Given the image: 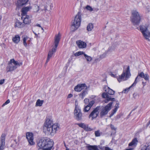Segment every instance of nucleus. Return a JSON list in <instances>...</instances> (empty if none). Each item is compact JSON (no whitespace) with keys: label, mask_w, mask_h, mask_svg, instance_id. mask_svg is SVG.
<instances>
[{"label":"nucleus","mask_w":150,"mask_h":150,"mask_svg":"<svg viewBox=\"0 0 150 150\" xmlns=\"http://www.w3.org/2000/svg\"><path fill=\"white\" fill-rule=\"evenodd\" d=\"M44 148L45 150H50L53 145V142L51 140L47 139L46 143H45Z\"/></svg>","instance_id":"9d476101"},{"label":"nucleus","mask_w":150,"mask_h":150,"mask_svg":"<svg viewBox=\"0 0 150 150\" xmlns=\"http://www.w3.org/2000/svg\"><path fill=\"white\" fill-rule=\"evenodd\" d=\"M53 54V52H52V51H49L48 55L47 57V60L45 64H47V63L49 62L50 59L52 57Z\"/></svg>","instance_id":"f704fd0d"},{"label":"nucleus","mask_w":150,"mask_h":150,"mask_svg":"<svg viewBox=\"0 0 150 150\" xmlns=\"http://www.w3.org/2000/svg\"><path fill=\"white\" fill-rule=\"evenodd\" d=\"M85 53L82 51H79L76 52L74 54V55L76 57L80 55H82L83 56H84V54Z\"/></svg>","instance_id":"58836bf2"},{"label":"nucleus","mask_w":150,"mask_h":150,"mask_svg":"<svg viewBox=\"0 0 150 150\" xmlns=\"http://www.w3.org/2000/svg\"><path fill=\"white\" fill-rule=\"evenodd\" d=\"M14 142H16V144H17L18 143L16 141V139H15V140H14Z\"/></svg>","instance_id":"69168bd1"},{"label":"nucleus","mask_w":150,"mask_h":150,"mask_svg":"<svg viewBox=\"0 0 150 150\" xmlns=\"http://www.w3.org/2000/svg\"><path fill=\"white\" fill-rule=\"evenodd\" d=\"M38 150H45V149H43V148H40L38 149Z\"/></svg>","instance_id":"bf43d9fd"},{"label":"nucleus","mask_w":150,"mask_h":150,"mask_svg":"<svg viewBox=\"0 0 150 150\" xmlns=\"http://www.w3.org/2000/svg\"><path fill=\"white\" fill-rule=\"evenodd\" d=\"M24 24L20 22L19 21H17L15 23V27L18 28H21L22 27Z\"/></svg>","instance_id":"c756f323"},{"label":"nucleus","mask_w":150,"mask_h":150,"mask_svg":"<svg viewBox=\"0 0 150 150\" xmlns=\"http://www.w3.org/2000/svg\"><path fill=\"white\" fill-rule=\"evenodd\" d=\"M43 102V100H40V99H38L36 102L35 106H41Z\"/></svg>","instance_id":"473e14b6"},{"label":"nucleus","mask_w":150,"mask_h":150,"mask_svg":"<svg viewBox=\"0 0 150 150\" xmlns=\"http://www.w3.org/2000/svg\"><path fill=\"white\" fill-rule=\"evenodd\" d=\"M59 129L57 123L53 124L51 121L47 120L43 127V130L51 136H54Z\"/></svg>","instance_id":"f257e3e1"},{"label":"nucleus","mask_w":150,"mask_h":150,"mask_svg":"<svg viewBox=\"0 0 150 150\" xmlns=\"http://www.w3.org/2000/svg\"><path fill=\"white\" fill-rule=\"evenodd\" d=\"M61 35L59 33L57 35H56L54 42V47L55 48H53L51 51L53 53L55 52L56 50V48L58 45L60 41Z\"/></svg>","instance_id":"1a4fd4ad"},{"label":"nucleus","mask_w":150,"mask_h":150,"mask_svg":"<svg viewBox=\"0 0 150 150\" xmlns=\"http://www.w3.org/2000/svg\"><path fill=\"white\" fill-rule=\"evenodd\" d=\"M50 6V9H51L52 7V4L51 3V1L50 0H43L42 1L41 4L39 6L37 5H34L33 10L35 12H38L39 10L43 11L44 10L46 12L48 11L47 7L48 6Z\"/></svg>","instance_id":"f03ea898"},{"label":"nucleus","mask_w":150,"mask_h":150,"mask_svg":"<svg viewBox=\"0 0 150 150\" xmlns=\"http://www.w3.org/2000/svg\"><path fill=\"white\" fill-rule=\"evenodd\" d=\"M126 68L124 69L123 74L121 75H130V73L129 66H127Z\"/></svg>","instance_id":"5701e85b"},{"label":"nucleus","mask_w":150,"mask_h":150,"mask_svg":"<svg viewBox=\"0 0 150 150\" xmlns=\"http://www.w3.org/2000/svg\"><path fill=\"white\" fill-rule=\"evenodd\" d=\"M86 131H91L93 130V129L89 127L87 125H86L84 129Z\"/></svg>","instance_id":"ea45409f"},{"label":"nucleus","mask_w":150,"mask_h":150,"mask_svg":"<svg viewBox=\"0 0 150 150\" xmlns=\"http://www.w3.org/2000/svg\"><path fill=\"white\" fill-rule=\"evenodd\" d=\"M73 96V95L71 94H69L68 95L67 98H71Z\"/></svg>","instance_id":"864d4df0"},{"label":"nucleus","mask_w":150,"mask_h":150,"mask_svg":"<svg viewBox=\"0 0 150 150\" xmlns=\"http://www.w3.org/2000/svg\"><path fill=\"white\" fill-rule=\"evenodd\" d=\"M21 19L23 20V22L25 24H29L31 22V18L28 15L22 16Z\"/></svg>","instance_id":"a211bd4d"},{"label":"nucleus","mask_w":150,"mask_h":150,"mask_svg":"<svg viewBox=\"0 0 150 150\" xmlns=\"http://www.w3.org/2000/svg\"><path fill=\"white\" fill-rule=\"evenodd\" d=\"M132 16L134 17H140L139 13L138 11L136 10H133L132 12Z\"/></svg>","instance_id":"c85d7f7f"},{"label":"nucleus","mask_w":150,"mask_h":150,"mask_svg":"<svg viewBox=\"0 0 150 150\" xmlns=\"http://www.w3.org/2000/svg\"><path fill=\"white\" fill-rule=\"evenodd\" d=\"M36 25L37 26H38V27H41L40 25L39 24H36Z\"/></svg>","instance_id":"680f3d73"},{"label":"nucleus","mask_w":150,"mask_h":150,"mask_svg":"<svg viewBox=\"0 0 150 150\" xmlns=\"http://www.w3.org/2000/svg\"><path fill=\"white\" fill-rule=\"evenodd\" d=\"M28 37L26 36L24 37L23 39V44L24 45L25 47H26L27 46V44H29V42L30 41V40H28Z\"/></svg>","instance_id":"cd10ccee"},{"label":"nucleus","mask_w":150,"mask_h":150,"mask_svg":"<svg viewBox=\"0 0 150 150\" xmlns=\"http://www.w3.org/2000/svg\"><path fill=\"white\" fill-rule=\"evenodd\" d=\"M5 81V79H1L0 80V84L2 85V84Z\"/></svg>","instance_id":"8fccbe9b"},{"label":"nucleus","mask_w":150,"mask_h":150,"mask_svg":"<svg viewBox=\"0 0 150 150\" xmlns=\"http://www.w3.org/2000/svg\"><path fill=\"white\" fill-rule=\"evenodd\" d=\"M76 125H78L79 127L84 129L86 124L84 123H77Z\"/></svg>","instance_id":"79ce46f5"},{"label":"nucleus","mask_w":150,"mask_h":150,"mask_svg":"<svg viewBox=\"0 0 150 150\" xmlns=\"http://www.w3.org/2000/svg\"><path fill=\"white\" fill-rule=\"evenodd\" d=\"M6 134L3 133L0 138V150H3L5 148V139Z\"/></svg>","instance_id":"9b49d317"},{"label":"nucleus","mask_w":150,"mask_h":150,"mask_svg":"<svg viewBox=\"0 0 150 150\" xmlns=\"http://www.w3.org/2000/svg\"><path fill=\"white\" fill-rule=\"evenodd\" d=\"M110 75H114L111 72H110Z\"/></svg>","instance_id":"774afa93"},{"label":"nucleus","mask_w":150,"mask_h":150,"mask_svg":"<svg viewBox=\"0 0 150 150\" xmlns=\"http://www.w3.org/2000/svg\"><path fill=\"white\" fill-rule=\"evenodd\" d=\"M74 116L75 119L77 121H81L83 119L81 110L76 105L74 111Z\"/></svg>","instance_id":"0eeeda50"},{"label":"nucleus","mask_w":150,"mask_h":150,"mask_svg":"<svg viewBox=\"0 0 150 150\" xmlns=\"http://www.w3.org/2000/svg\"><path fill=\"white\" fill-rule=\"evenodd\" d=\"M137 77H138L137 79L141 78L144 79L146 81H149V77L148 76H138Z\"/></svg>","instance_id":"c9c22d12"},{"label":"nucleus","mask_w":150,"mask_h":150,"mask_svg":"<svg viewBox=\"0 0 150 150\" xmlns=\"http://www.w3.org/2000/svg\"><path fill=\"white\" fill-rule=\"evenodd\" d=\"M94 102H95L94 100H92L89 103L88 105L89 107H90V108H91L93 105V104L94 103Z\"/></svg>","instance_id":"49530a36"},{"label":"nucleus","mask_w":150,"mask_h":150,"mask_svg":"<svg viewBox=\"0 0 150 150\" xmlns=\"http://www.w3.org/2000/svg\"><path fill=\"white\" fill-rule=\"evenodd\" d=\"M22 64V63L21 62H18L13 59H11L7 67V71H13Z\"/></svg>","instance_id":"20e7f679"},{"label":"nucleus","mask_w":150,"mask_h":150,"mask_svg":"<svg viewBox=\"0 0 150 150\" xmlns=\"http://www.w3.org/2000/svg\"><path fill=\"white\" fill-rule=\"evenodd\" d=\"M89 101V100L87 98H85L84 100V103H88Z\"/></svg>","instance_id":"3c124183"},{"label":"nucleus","mask_w":150,"mask_h":150,"mask_svg":"<svg viewBox=\"0 0 150 150\" xmlns=\"http://www.w3.org/2000/svg\"><path fill=\"white\" fill-rule=\"evenodd\" d=\"M140 30L144 38L148 41H150V32L148 30L147 27L141 25L140 26Z\"/></svg>","instance_id":"423d86ee"},{"label":"nucleus","mask_w":150,"mask_h":150,"mask_svg":"<svg viewBox=\"0 0 150 150\" xmlns=\"http://www.w3.org/2000/svg\"><path fill=\"white\" fill-rule=\"evenodd\" d=\"M113 77L116 78L117 79L118 81L120 82L121 81L127 80L129 77V76H112Z\"/></svg>","instance_id":"2eb2a0df"},{"label":"nucleus","mask_w":150,"mask_h":150,"mask_svg":"<svg viewBox=\"0 0 150 150\" xmlns=\"http://www.w3.org/2000/svg\"><path fill=\"white\" fill-rule=\"evenodd\" d=\"M90 107L87 105L85 107L83 110L84 112H87L90 109Z\"/></svg>","instance_id":"37998d69"},{"label":"nucleus","mask_w":150,"mask_h":150,"mask_svg":"<svg viewBox=\"0 0 150 150\" xmlns=\"http://www.w3.org/2000/svg\"><path fill=\"white\" fill-rule=\"evenodd\" d=\"M138 75H148L147 74H144L143 72H142L140 73H139Z\"/></svg>","instance_id":"603ef678"},{"label":"nucleus","mask_w":150,"mask_h":150,"mask_svg":"<svg viewBox=\"0 0 150 150\" xmlns=\"http://www.w3.org/2000/svg\"><path fill=\"white\" fill-rule=\"evenodd\" d=\"M6 105V104H5V103H4V104H3V105H2V106H4V105Z\"/></svg>","instance_id":"338daca9"},{"label":"nucleus","mask_w":150,"mask_h":150,"mask_svg":"<svg viewBox=\"0 0 150 150\" xmlns=\"http://www.w3.org/2000/svg\"><path fill=\"white\" fill-rule=\"evenodd\" d=\"M10 102V100H9L8 99V100H7L6 101V102H5V104H8V103H9Z\"/></svg>","instance_id":"5fc2aeb1"},{"label":"nucleus","mask_w":150,"mask_h":150,"mask_svg":"<svg viewBox=\"0 0 150 150\" xmlns=\"http://www.w3.org/2000/svg\"><path fill=\"white\" fill-rule=\"evenodd\" d=\"M106 56V54H102L101 57H104L105 56Z\"/></svg>","instance_id":"052dcab7"},{"label":"nucleus","mask_w":150,"mask_h":150,"mask_svg":"<svg viewBox=\"0 0 150 150\" xmlns=\"http://www.w3.org/2000/svg\"><path fill=\"white\" fill-rule=\"evenodd\" d=\"M47 139L43 138L39 139L38 142V146L40 148H44L45 143H46Z\"/></svg>","instance_id":"4468645a"},{"label":"nucleus","mask_w":150,"mask_h":150,"mask_svg":"<svg viewBox=\"0 0 150 150\" xmlns=\"http://www.w3.org/2000/svg\"><path fill=\"white\" fill-rule=\"evenodd\" d=\"M140 19V17H137L132 16L131 18V21L134 25H138L139 23Z\"/></svg>","instance_id":"f3484780"},{"label":"nucleus","mask_w":150,"mask_h":150,"mask_svg":"<svg viewBox=\"0 0 150 150\" xmlns=\"http://www.w3.org/2000/svg\"><path fill=\"white\" fill-rule=\"evenodd\" d=\"M28 1V0H18L16 3V9H19V7L26 4Z\"/></svg>","instance_id":"dca6fc26"},{"label":"nucleus","mask_w":150,"mask_h":150,"mask_svg":"<svg viewBox=\"0 0 150 150\" xmlns=\"http://www.w3.org/2000/svg\"><path fill=\"white\" fill-rule=\"evenodd\" d=\"M20 37L19 35H16L13 38L12 40L15 43H18L20 41Z\"/></svg>","instance_id":"b1692460"},{"label":"nucleus","mask_w":150,"mask_h":150,"mask_svg":"<svg viewBox=\"0 0 150 150\" xmlns=\"http://www.w3.org/2000/svg\"><path fill=\"white\" fill-rule=\"evenodd\" d=\"M110 127L111 129L112 130H114L115 131L116 129V128L114 125H113L112 124H111L110 125Z\"/></svg>","instance_id":"09e8293b"},{"label":"nucleus","mask_w":150,"mask_h":150,"mask_svg":"<svg viewBox=\"0 0 150 150\" xmlns=\"http://www.w3.org/2000/svg\"><path fill=\"white\" fill-rule=\"evenodd\" d=\"M132 148H129V149H127L126 150H132Z\"/></svg>","instance_id":"e2e57ef3"},{"label":"nucleus","mask_w":150,"mask_h":150,"mask_svg":"<svg viewBox=\"0 0 150 150\" xmlns=\"http://www.w3.org/2000/svg\"><path fill=\"white\" fill-rule=\"evenodd\" d=\"M26 137L30 145H33L34 144V142L33 141V135L32 133H27L26 134Z\"/></svg>","instance_id":"ddd939ff"},{"label":"nucleus","mask_w":150,"mask_h":150,"mask_svg":"<svg viewBox=\"0 0 150 150\" xmlns=\"http://www.w3.org/2000/svg\"><path fill=\"white\" fill-rule=\"evenodd\" d=\"M108 88L109 89L108 91V93L111 95H114L115 93V91L112 89L109 88V87H108Z\"/></svg>","instance_id":"a19ab883"},{"label":"nucleus","mask_w":150,"mask_h":150,"mask_svg":"<svg viewBox=\"0 0 150 150\" xmlns=\"http://www.w3.org/2000/svg\"><path fill=\"white\" fill-rule=\"evenodd\" d=\"M138 142V141L136 138L133 139L132 141L129 144V146H136Z\"/></svg>","instance_id":"a878e982"},{"label":"nucleus","mask_w":150,"mask_h":150,"mask_svg":"<svg viewBox=\"0 0 150 150\" xmlns=\"http://www.w3.org/2000/svg\"><path fill=\"white\" fill-rule=\"evenodd\" d=\"M109 96L107 93H103L102 94V97L103 98H106V99L105 100V101H107L108 100H109Z\"/></svg>","instance_id":"4c0bfd02"},{"label":"nucleus","mask_w":150,"mask_h":150,"mask_svg":"<svg viewBox=\"0 0 150 150\" xmlns=\"http://www.w3.org/2000/svg\"><path fill=\"white\" fill-rule=\"evenodd\" d=\"M87 90L85 89L84 91H83L82 93L79 94V96L82 99H83L86 95L87 94Z\"/></svg>","instance_id":"72a5a7b5"},{"label":"nucleus","mask_w":150,"mask_h":150,"mask_svg":"<svg viewBox=\"0 0 150 150\" xmlns=\"http://www.w3.org/2000/svg\"><path fill=\"white\" fill-rule=\"evenodd\" d=\"M100 107L98 106L94 108L89 115V118H91V120H93L96 118L98 116L99 112Z\"/></svg>","instance_id":"6e6552de"},{"label":"nucleus","mask_w":150,"mask_h":150,"mask_svg":"<svg viewBox=\"0 0 150 150\" xmlns=\"http://www.w3.org/2000/svg\"><path fill=\"white\" fill-rule=\"evenodd\" d=\"M142 81H143V79H142ZM142 84L143 85V86H144L146 85V82H144V81H142Z\"/></svg>","instance_id":"6e6d98bb"},{"label":"nucleus","mask_w":150,"mask_h":150,"mask_svg":"<svg viewBox=\"0 0 150 150\" xmlns=\"http://www.w3.org/2000/svg\"><path fill=\"white\" fill-rule=\"evenodd\" d=\"M86 8L87 10L91 12L93 10V8L89 5H87Z\"/></svg>","instance_id":"c03bdc74"},{"label":"nucleus","mask_w":150,"mask_h":150,"mask_svg":"<svg viewBox=\"0 0 150 150\" xmlns=\"http://www.w3.org/2000/svg\"><path fill=\"white\" fill-rule=\"evenodd\" d=\"M141 150H150V140L143 146Z\"/></svg>","instance_id":"4be33fe9"},{"label":"nucleus","mask_w":150,"mask_h":150,"mask_svg":"<svg viewBox=\"0 0 150 150\" xmlns=\"http://www.w3.org/2000/svg\"><path fill=\"white\" fill-rule=\"evenodd\" d=\"M138 77H137L135 79V80L134 82V83L131 86L129 87L128 88H126V89H125L122 91V93H128V92L130 90V88L133 87L134 86H135L137 83V79L138 78Z\"/></svg>","instance_id":"aec40b11"},{"label":"nucleus","mask_w":150,"mask_h":150,"mask_svg":"<svg viewBox=\"0 0 150 150\" xmlns=\"http://www.w3.org/2000/svg\"><path fill=\"white\" fill-rule=\"evenodd\" d=\"M83 56L88 63L90 62L92 60V57L86 54H84Z\"/></svg>","instance_id":"2f4dec72"},{"label":"nucleus","mask_w":150,"mask_h":150,"mask_svg":"<svg viewBox=\"0 0 150 150\" xmlns=\"http://www.w3.org/2000/svg\"><path fill=\"white\" fill-rule=\"evenodd\" d=\"M109 100H108L107 101H105V103H107L108 101H110V100H111L112 101H114L115 100V98H111V96H109Z\"/></svg>","instance_id":"de8ad7c7"},{"label":"nucleus","mask_w":150,"mask_h":150,"mask_svg":"<svg viewBox=\"0 0 150 150\" xmlns=\"http://www.w3.org/2000/svg\"><path fill=\"white\" fill-rule=\"evenodd\" d=\"M93 25L91 23H89L87 27V30L88 31H91L93 28Z\"/></svg>","instance_id":"e433bc0d"},{"label":"nucleus","mask_w":150,"mask_h":150,"mask_svg":"<svg viewBox=\"0 0 150 150\" xmlns=\"http://www.w3.org/2000/svg\"><path fill=\"white\" fill-rule=\"evenodd\" d=\"M31 9L32 7L30 6L23 7L21 11L22 16H23V15H26L27 12Z\"/></svg>","instance_id":"6ab92c4d"},{"label":"nucleus","mask_w":150,"mask_h":150,"mask_svg":"<svg viewBox=\"0 0 150 150\" xmlns=\"http://www.w3.org/2000/svg\"><path fill=\"white\" fill-rule=\"evenodd\" d=\"M81 15L82 13L80 12H79L76 15L71 27V30L72 31H75L80 26L81 19Z\"/></svg>","instance_id":"7ed1b4c3"},{"label":"nucleus","mask_w":150,"mask_h":150,"mask_svg":"<svg viewBox=\"0 0 150 150\" xmlns=\"http://www.w3.org/2000/svg\"><path fill=\"white\" fill-rule=\"evenodd\" d=\"M87 86L85 83H82L79 84L75 86L74 89L76 91L80 92L83 89L87 90Z\"/></svg>","instance_id":"f8f14e48"},{"label":"nucleus","mask_w":150,"mask_h":150,"mask_svg":"<svg viewBox=\"0 0 150 150\" xmlns=\"http://www.w3.org/2000/svg\"><path fill=\"white\" fill-rule=\"evenodd\" d=\"M150 124V120H149V122L148 123L147 126H149V125Z\"/></svg>","instance_id":"0e129e2a"},{"label":"nucleus","mask_w":150,"mask_h":150,"mask_svg":"<svg viewBox=\"0 0 150 150\" xmlns=\"http://www.w3.org/2000/svg\"><path fill=\"white\" fill-rule=\"evenodd\" d=\"M88 149L89 150H100L97 146L90 145L88 146Z\"/></svg>","instance_id":"7c9ffc66"},{"label":"nucleus","mask_w":150,"mask_h":150,"mask_svg":"<svg viewBox=\"0 0 150 150\" xmlns=\"http://www.w3.org/2000/svg\"><path fill=\"white\" fill-rule=\"evenodd\" d=\"M95 135L96 137H99L100 135V130H98L96 131L95 132Z\"/></svg>","instance_id":"a18cd8bd"},{"label":"nucleus","mask_w":150,"mask_h":150,"mask_svg":"<svg viewBox=\"0 0 150 150\" xmlns=\"http://www.w3.org/2000/svg\"><path fill=\"white\" fill-rule=\"evenodd\" d=\"M112 104V102H110L108 103L107 105L105 107L98 106L100 107V118H103L106 115L108 112L111 108V107Z\"/></svg>","instance_id":"39448f33"},{"label":"nucleus","mask_w":150,"mask_h":150,"mask_svg":"<svg viewBox=\"0 0 150 150\" xmlns=\"http://www.w3.org/2000/svg\"><path fill=\"white\" fill-rule=\"evenodd\" d=\"M120 115H118L117 116H116V118L117 119H118L120 118Z\"/></svg>","instance_id":"13d9d810"},{"label":"nucleus","mask_w":150,"mask_h":150,"mask_svg":"<svg viewBox=\"0 0 150 150\" xmlns=\"http://www.w3.org/2000/svg\"><path fill=\"white\" fill-rule=\"evenodd\" d=\"M138 142V141L136 138L133 139L132 141L129 144V146H136Z\"/></svg>","instance_id":"bb28decb"},{"label":"nucleus","mask_w":150,"mask_h":150,"mask_svg":"<svg viewBox=\"0 0 150 150\" xmlns=\"http://www.w3.org/2000/svg\"><path fill=\"white\" fill-rule=\"evenodd\" d=\"M105 150H112L110 149L109 148L107 147L105 148Z\"/></svg>","instance_id":"4d7b16f0"},{"label":"nucleus","mask_w":150,"mask_h":150,"mask_svg":"<svg viewBox=\"0 0 150 150\" xmlns=\"http://www.w3.org/2000/svg\"><path fill=\"white\" fill-rule=\"evenodd\" d=\"M78 47L80 48H84L86 47V43L80 40H78L76 42Z\"/></svg>","instance_id":"412c9836"},{"label":"nucleus","mask_w":150,"mask_h":150,"mask_svg":"<svg viewBox=\"0 0 150 150\" xmlns=\"http://www.w3.org/2000/svg\"><path fill=\"white\" fill-rule=\"evenodd\" d=\"M115 108L112 111L111 114L110 115V117H111L116 112L118 108H119V104L117 103L115 106Z\"/></svg>","instance_id":"393cba45"}]
</instances>
